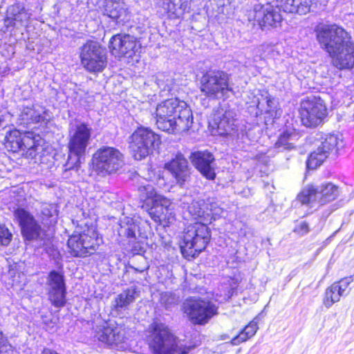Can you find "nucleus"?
I'll use <instances>...</instances> for the list:
<instances>
[{
    "instance_id": "nucleus-1",
    "label": "nucleus",
    "mask_w": 354,
    "mask_h": 354,
    "mask_svg": "<svg viewBox=\"0 0 354 354\" xmlns=\"http://www.w3.org/2000/svg\"><path fill=\"white\" fill-rule=\"evenodd\" d=\"M317 39L333 58L335 66L350 69L354 66V43L343 28L336 25H323L316 30Z\"/></svg>"
},
{
    "instance_id": "nucleus-2",
    "label": "nucleus",
    "mask_w": 354,
    "mask_h": 354,
    "mask_svg": "<svg viewBox=\"0 0 354 354\" xmlns=\"http://www.w3.org/2000/svg\"><path fill=\"white\" fill-rule=\"evenodd\" d=\"M156 115L158 128L169 133L188 131L193 123L191 109L185 101L178 98H170L158 104Z\"/></svg>"
},
{
    "instance_id": "nucleus-3",
    "label": "nucleus",
    "mask_w": 354,
    "mask_h": 354,
    "mask_svg": "<svg viewBox=\"0 0 354 354\" xmlns=\"http://www.w3.org/2000/svg\"><path fill=\"white\" fill-rule=\"evenodd\" d=\"M149 346L154 354H187L193 348L179 344L169 327L160 322L149 326Z\"/></svg>"
},
{
    "instance_id": "nucleus-4",
    "label": "nucleus",
    "mask_w": 354,
    "mask_h": 354,
    "mask_svg": "<svg viewBox=\"0 0 354 354\" xmlns=\"http://www.w3.org/2000/svg\"><path fill=\"white\" fill-rule=\"evenodd\" d=\"M42 139L32 132L21 133L17 129L9 131L4 138V145L13 153L22 151L27 158H35L42 149Z\"/></svg>"
},
{
    "instance_id": "nucleus-5",
    "label": "nucleus",
    "mask_w": 354,
    "mask_h": 354,
    "mask_svg": "<svg viewBox=\"0 0 354 354\" xmlns=\"http://www.w3.org/2000/svg\"><path fill=\"white\" fill-rule=\"evenodd\" d=\"M210 236V231L206 225L201 222L189 225L183 235L180 245L182 253L194 257L206 248Z\"/></svg>"
},
{
    "instance_id": "nucleus-6",
    "label": "nucleus",
    "mask_w": 354,
    "mask_h": 354,
    "mask_svg": "<svg viewBox=\"0 0 354 354\" xmlns=\"http://www.w3.org/2000/svg\"><path fill=\"white\" fill-rule=\"evenodd\" d=\"M201 91L207 97L221 99L232 91L230 85V76L223 71H208L201 78Z\"/></svg>"
},
{
    "instance_id": "nucleus-7",
    "label": "nucleus",
    "mask_w": 354,
    "mask_h": 354,
    "mask_svg": "<svg viewBox=\"0 0 354 354\" xmlns=\"http://www.w3.org/2000/svg\"><path fill=\"white\" fill-rule=\"evenodd\" d=\"M160 138L151 129L140 127L131 136L129 148L136 160L146 158L160 144Z\"/></svg>"
},
{
    "instance_id": "nucleus-8",
    "label": "nucleus",
    "mask_w": 354,
    "mask_h": 354,
    "mask_svg": "<svg viewBox=\"0 0 354 354\" xmlns=\"http://www.w3.org/2000/svg\"><path fill=\"white\" fill-rule=\"evenodd\" d=\"M93 167L99 175L106 176L118 171L124 164L122 153L111 147H102L93 156Z\"/></svg>"
},
{
    "instance_id": "nucleus-9",
    "label": "nucleus",
    "mask_w": 354,
    "mask_h": 354,
    "mask_svg": "<svg viewBox=\"0 0 354 354\" xmlns=\"http://www.w3.org/2000/svg\"><path fill=\"white\" fill-rule=\"evenodd\" d=\"M101 241L102 239L98 237L95 229L88 227L82 233L71 236L67 245L73 257H85L93 254Z\"/></svg>"
},
{
    "instance_id": "nucleus-10",
    "label": "nucleus",
    "mask_w": 354,
    "mask_h": 354,
    "mask_svg": "<svg viewBox=\"0 0 354 354\" xmlns=\"http://www.w3.org/2000/svg\"><path fill=\"white\" fill-rule=\"evenodd\" d=\"M184 313L194 324H205L217 314L218 307L212 301L190 297L183 304Z\"/></svg>"
},
{
    "instance_id": "nucleus-11",
    "label": "nucleus",
    "mask_w": 354,
    "mask_h": 354,
    "mask_svg": "<svg viewBox=\"0 0 354 354\" xmlns=\"http://www.w3.org/2000/svg\"><path fill=\"white\" fill-rule=\"evenodd\" d=\"M299 114L302 124L306 127H316L327 115V109L319 97L310 96L303 100Z\"/></svg>"
},
{
    "instance_id": "nucleus-12",
    "label": "nucleus",
    "mask_w": 354,
    "mask_h": 354,
    "mask_svg": "<svg viewBox=\"0 0 354 354\" xmlns=\"http://www.w3.org/2000/svg\"><path fill=\"white\" fill-rule=\"evenodd\" d=\"M80 59L83 67L91 73L102 72L106 66L105 50L94 41H87L82 46Z\"/></svg>"
},
{
    "instance_id": "nucleus-13",
    "label": "nucleus",
    "mask_w": 354,
    "mask_h": 354,
    "mask_svg": "<svg viewBox=\"0 0 354 354\" xmlns=\"http://www.w3.org/2000/svg\"><path fill=\"white\" fill-rule=\"evenodd\" d=\"M338 194V187L328 183L322 186L308 185L299 194L298 198L302 204L317 201L319 204L324 205L335 200Z\"/></svg>"
},
{
    "instance_id": "nucleus-14",
    "label": "nucleus",
    "mask_w": 354,
    "mask_h": 354,
    "mask_svg": "<svg viewBox=\"0 0 354 354\" xmlns=\"http://www.w3.org/2000/svg\"><path fill=\"white\" fill-rule=\"evenodd\" d=\"M342 140L335 134H327L322 138L320 145L313 151L307 161L308 169H315L319 167L330 153H337L339 147H342Z\"/></svg>"
},
{
    "instance_id": "nucleus-15",
    "label": "nucleus",
    "mask_w": 354,
    "mask_h": 354,
    "mask_svg": "<svg viewBox=\"0 0 354 354\" xmlns=\"http://www.w3.org/2000/svg\"><path fill=\"white\" fill-rule=\"evenodd\" d=\"M278 8L270 4L266 6L257 4L250 12L248 19L250 21H254V25L257 22L262 30L267 27H277L282 19Z\"/></svg>"
},
{
    "instance_id": "nucleus-16",
    "label": "nucleus",
    "mask_w": 354,
    "mask_h": 354,
    "mask_svg": "<svg viewBox=\"0 0 354 354\" xmlns=\"http://www.w3.org/2000/svg\"><path fill=\"white\" fill-rule=\"evenodd\" d=\"M92 128L87 124H77L70 132L68 151L72 154L84 156L91 137Z\"/></svg>"
},
{
    "instance_id": "nucleus-17",
    "label": "nucleus",
    "mask_w": 354,
    "mask_h": 354,
    "mask_svg": "<svg viewBox=\"0 0 354 354\" xmlns=\"http://www.w3.org/2000/svg\"><path fill=\"white\" fill-rule=\"evenodd\" d=\"M234 110L225 106L218 109L213 114L209 125L216 129L217 133L221 136H227L234 132L236 128Z\"/></svg>"
},
{
    "instance_id": "nucleus-18",
    "label": "nucleus",
    "mask_w": 354,
    "mask_h": 354,
    "mask_svg": "<svg viewBox=\"0 0 354 354\" xmlns=\"http://www.w3.org/2000/svg\"><path fill=\"white\" fill-rule=\"evenodd\" d=\"M136 38L127 34L113 36L109 42V48L115 57H131L138 49Z\"/></svg>"
},
{
    "instance_id": "nucleus-19",
    "label": "nucleus",
    "mask_w": 354,
    "mask_h": 354,
    "mask_svg": "<svg viewBox=\"0 0 354 354\" xmlns=\"http://www.w3.org/2000/svg\"><path fill=\"white\" fill-rule=\"evenodd\" d=\"M49 299L55 307H62L66 304V286L64 275L57 271H51L48 277Z\"/></svg>"
},
{
    "instance_id": "nucleus-20",
    "label": "nucleus",
    "mask_w": 354,
    "mask_h": 354,
    "mask_svg": "<svg viewBox=\"0 0 354 354\" xmlns=\"http://www.w3.org/2000/svg\"><path fill=\"white\" fill-rule=\"evenodd\" d=\"M15 216L21 228V232L26 239L32 241L40 238L41 228L34 216L23 208L15 210Z\"/></svg>"
},
{
    "instance_id": "nucleus-21",
    "label": "nucleus",
    "mask_w": 354,
    "mask_h": 354,
    "mask_svg": "<svg viewBox=\"0 0 354 354\" xmlns=\"http://www.w3.org/2000/svg\"><path fill=\"white\" fill-rule=\"evenodd\" d=\"M190 160L204 177L208 180L215 178V158L212 153L207 151H195L190 156Z\"/></svg>"
},
{
    "instance_id": "nucleus-22",
    "label": "nucleus",
    "mask_w": 354,
    "mask_h": 354,
    "mask_svg": "<svg viewBox=\"0 0 354 354\" xmlns=\"http://www.w3.org/2000/svg\"><path fill=\"white\" fill-rule=\"evenodd\" d=\"M127 328L124 325L109 324L97 330L95 336L100 342L115 348L114 335L117 336L118 343H125L127 339Z\"/></svg>"
},
{
    "instance_id": "nucleus-23",
    "label": "nucleus",
    "mask_w": 354,
    "mask_h": 354,
    "mask_svg": "<svg viewBox=\"0 0 354 354\" xmlns=\"http://www.w3.org/2000/svg\"><path fill=\"white\" fill-rule=\"evenodd\" d=\"M165 168L170 171L175 178L176 184L184 186L190 178V169L187 159L181 153L176 155L175 158L165 164Z\"/></svg>"
},
{
    "instance_id": "nucleus-24",
    "label": "nucleus",
    "mask_w": 354,
    "mask_h": 354,
    "mask_svg": "<svg viewBox=\"0 0 354 354\" xmlns=\"http://www.w3.org/2000/svg\"><path fill=\"white\" fill-rule=\"evenodd\" d=\"M104 13L117 24H123L130 18L127 5L120 0H106Z\"/></svg>"
},
{
    "instance_id": "nucleus-25",
    "label": "nucleus",
    "mask_w": 354,
    "mask_h": 354,
    "mask_svg": "<svg viewBox=\"0 0 354 354\" xmlns=\"http://www.w3.org/2000/svg\"><path fill=\"white\" fill-rule=\"evenodd\" d=\"M30 16L23 4L15 3L7 8L5 24L7 27L24 26Z\"/></svg>"
},
{
    "instance_id": "nucleus-26",
    "label": "nucleus",
    "mask_w": 354,
    "mask_h": 354,
    "mask_svg": "<svg viewBox=\"0 0 354 354\" xmlns=\"http://www.w3.org/2000/svg\"><path fill=\"white\" fill-rule=\"evenodd\" d=\"M138 192L140 200L145 201L147 205L160 204L165 207L171 206L170 200L158 194L154 187L150 184L140 186Z\"/></svg>"
},
{
    "instance_id": "nucleus-27",
    "label": "nucleus",
    "mask_w": 354,
    "mask_h": 354,
    "mask_svg": "<svg viewBox=\"0 0 354 354\" xmlns=\"http://www.w3.org/2000/svg\"><path fill=\"white\" fill-rule=\"evenodd\" d=\"M313 0H276L277 7L288 13L306 15L309 12Z\"/></svg>"
},
{
    "instance_id": "nucleus-28",
    "label": "nucleus",
    "mask_w": 354,
    "mask_h": 354,
    "mask_svg": "<svg viewBox=\"0 0 354 354\" xmlns=\"http://www.w3.org/2000/svg\"><path fill=\"white\" fill-rule=\"evenodd\" d=\"M138 297L136 288H129L118 295L113 301V310L120 312L126 310L130 304H133Z\"/></svg>"
},
{
    "instance_id": "nucleus-29",
    "label": "nucleus",
    "mask_w": 354,
    "mask_h": 354,
    "mask_svg": "<svg viewBox=\"0 0 354 354\" xmlns=\"http://www.w3.org/2000/svg\"><path fill=\"white\" fill-rule=\"evenodd\" d=\"M57 214V207L52 203H42L37 212V216L44 225H50L55 223Z\"/></svg>"
},
{
    "instance_id": "nucleus-30",
    "label": "nucleus",
    "mask_w": 354,
    "mask_h": 354,
    "mask_svg": "<svg viewBox=\"0 0 354 354\" xmlns=\"http://www.w3.org/2000/svg\"><path fill=\"white\" fill-rule=\"evenodd\" d=\"M342 296V289L339 287V283H333L325 290L323 298V304L326 308H329L335 303L338 302Z\"/></svg>"
},
{
    "instance_id": "nucleus-31",
    "label": "nucleus",
    "mask_w": 354,
    "mask_h": 354,
    "mask_svg": "<svg viewBox=\"0 0 354 354\" xmlns=\"http://www.w3.org/2000/svg\"><path fill=\"white\" fill-rule=\"evenodd\" d=\"M297 134L288 131H284L280 135L274 147L279 151H291L295 148L294 141L296 140Z\"/></svg>"
},
{
    "instance_id": "nucleus-32",
    "label": "nucleus",
    "mask_w": 354,
    "mask_h": 354,
    "mask_svg": "<svg viewBox=\"0 0 354 354\" xmlns=\"http://www.w3.org/2000/svg\"><path fill=\"white\" fill-rule=\"evenodd\" d=\"M138 231L139 226L133 219L129 217H125L123 221H121L118 234L120 236L136 239V234Z\"/></svg>"
},
{
    "instance_id": "nucleus-33",
    "label": "nucleus",
    "mask_w": 354,
    "mask_h": 354,
    "mask_svg": "<svg viewBox=\"0 0 354 354\" xmlns=\"http://www.w3.org/2000/svg\"><path fill=\"white\" fill-rule=\"evenodd\" d=\"M149 214L151 218L157 223L169 220L171 214L170 206L165 207L160 204H152Z\"/></svg>"
},
{
    "instance_id": "nucleus-34",
    "label": "nucleus",
    "mask_w": 354,
    "mask_h": 354,
    "mask_svg": "<svg viewBox=\"0 0 354 354\" xmlns=\"http://www.w3.org/2000/svg\"><path fill=\"white\" fill-rule=\"evenodd\" d=\"M158 12L161 15H168L170 17H176V6L172 0H153Z\"/></svg>"
},
{
    "instance_id": "nucleus-35",
    "label": "nucleus",
    "mask_w": 354,
    "mask_h": 354,
    "mask_svg": "<svg viewBox=\"0 0 354 354\" xmlns=\"http://www.w3.org/2000/svg\"><path fill=\"white\" fill-rule=\"evenodd\" d=\"M44 113V111L37 110L34 106H27L22 110L21 116L22 120L27 122H32L37 123L44 120L43 115Z\"/></svg>"
},
{
    "instance_id": "nucleus-36",
    "label": "nucleus",
    "mask_w": 354,
    "mask_h": 354,
    "mask_svg": "<svg viewBox=\"0 0 354 354\" xmlns=\"http://www.w3.org/2000/svg\"><path fill=\"white\" fill-rule=\"evenodd\" d=\"M206 199L198 198L194 200L188 206L187 209L195 218L206 217Z\"/></svg>"
},
{
    "instance_id": "nucleus-37",
    "label": "nucleus",
    "mask_w": 354,
    "mask_h": 354,
    "mask_svg": "<svg viewBox=\"0 0 354 354\" xmlns=\"http://www.w3.org/2000/svg\"><path fill=\"white\" fill-rule=\"evenodd\" d=\"M206 216H212L214 219L221 216L223 209L219 206L218 203L214 198L206 199Z\"/></svg>"
},
{
    "instance_id": "nucleus-38",
    "label": "nucleus",
    "mask_w": 354,
    "mask_h": 354,
    "mask_svg": "<svg viewBox=\"0 0 354 354\" xmlns=\"http://www.w3.org/2000/svg\"><path fill=\"white\" fill-rule=\"evenodd\" d=\"M82 156H77L69 152L66 162L64 165V171L75 170L77 171L80 167L81 158Z\"/></svg>"
},
{
    "instance_id": "nucleus-39",
    "label": "nucleus",
    "mask_w": 354,
    "mask_h": 354,
    "mask_svg": "<svg viewBox=\"0 0 354 354\" xmlns=\"http://www.w3.org/2000/svg\"><path fill=\"white\" fill-rule=\"evenodd\" d=\"M12 239V232L5 224L0 223V245L8 246Z\"/></svg>"
},
{
    "instance_id": "nucleus-40",
    "label": "nucleus",
    "mask_w": 354,
    "mask_h": 354,
    "mask_svg": "<svg viewBox=\"0 0 354 354\" xmlns=\"http://www.w3.org/2000/svg\"><path fill=\"white\" fill-rule=\"evenodd\" d=\"M310 231L308 224L304 221H301L298 222L293 230V232L299 234V236H304L308 233Z\"/></svg>"
},
{
    "instance_id": "nucleus-41",
    "label": "nucleus",
    "mask_w": 354,
    "mask_h": 354,
    "mask_svg": "<svg viewBox=\"0 0 354 354\" xmlns=\"http://www.w3.org/2000/svg\"><path fill=\"white\" fill-rule=\"evenodd\" d=\"M250 338V337L248 335L245 330L243 329L238 335L235 336L231 339L230 342L232 345H239V344L245 342Z\"/></svg>"
},
{
    "instance_id": "nucleus-42",
    "label": "nucleus",
    "mask_w": 354,
    "mask_h": 354,
    "mask_svg": "<svg viewBox=\"0 0 354 354\" xmlns=\"http://www.w3.org/2000/svg\"><path fill=\"white\" fill-rule=\"evenodd\" d=\"M258 328H259V327H258L257 322H255L254 320H252V322H250L249 323L248 325H247L243 328V330H245V331L246 334H248V335H249L250 337H252L256 334Z\"/></svg>"
},
{
    "instance_id": "nucleus-43",
    "label": "nucleus",
    "mask_w": 354,
    "mask_h": 354,
    "mask_svg": "<svg viewBox=\"0 0 354 354\" xmlns=\"http://www.w3.org/2000/svg\"><path fill=\"white\" fill-rule=\"evenodd\" d=\"M161 302L164 304L166 307L174 304L176 299L171 292H165L161 295Z\"/></svg>"
},
{
    "instance_id": "nucleus-44",
    "label": "nucleus",
    "mask_w": 354,
    "mask_h": 354,
    "mask_svg": "<svg viewBox=\"0 0 354 354\" xmlns=\"http://www.w3.org/2000/svg\"><path fill=\"white\" fill-rule=\"evenodd\" d=\"M157 84L163 91H171L172 89V80L169 78L166 80V84H165L162 80L158 78Z\"/></svg>"
},
{
    "instance_id": "nucleus-45",
    "label": "nucleus",
    "mask_w": 354,
    "mask_h": 354,
    "mask_svg": "<svg viewBox=\"0 0 354 354\" xmlns=\"http://www.w3.org/2000/svg\"><path fill=\"white\" fill-rule=\"evenodd\" d=\"M353 281L352 277H345L344 279H340L339 281H336L335 283H339V287L342 289V295H344V292L346 291L348 286L350 283Z\"/></svg>"
},
{
    "instance_id": "nucleus-46",
    "label": "nucleus",
    "mask_w": 354,
    "mask_h": 354,
    "mask_svg": "<svg viewBox=\"0 0 354 354\" xmlns=\"http://www.w3.org/2000/svg\"><path fill=\"white\" fill-rule=\"evenodd\" d=\"M8 347L10 348L11 345L8 344L7 339L3 336V333L0 332V353L6 351Z\"/></svg>"
},
{
    "instance_id": "nucleus-47",
    "label": "nucleus",
    "mask_w": 354,
    "mask_h": 354,
    "mask_svg": "<svg viewBox=\"0 0 354 354\" xmlns=\"http://www.w3.org/2000/svg\"><path fill=\"white\" fill-rule=\"evenodd\" d=\"M266 102H267L268 107L269 108L268 111H270L273 108L274 98H272L270 97H267Z\"/></svg>"
},
{
    "instance_id": "nucleus-48",
    "label": "nucleus",
    "mask_w": 354,
    "mask_h": 354,
    "mask_svg": "<svg viewBox=\"0 0 354 354\" xmlns=\"http://www.w3.org/2000/svg\"><path fill=\"white\" fill-rule=\"evenodd\" d=\"M114 339H115V340H114L115 342V348H117V349L124 348L125 343H118V339H117L118 338H117L116 335H114Z\"/></svg>"
},
{
    "instance_id": "nucleus-49",
    "label": "nucleus",
    "mask_w": 354,
    "mask_h": 354,
    "mask_svg": "<svg viewBox=\"0 0 354 354\" xmlns=\"http://www.w3.org/2000/svg\"><path fill=\"white\" fill-rule=\"evenodd\" d=\"M227 338H228V337L227 335H223L222 336V339H226Z\"/></svg>"
},
{
    "instance_id": "nucleus-50",
    "label": "nucleus",
    "mask_w": 354,
    "mask_h": 354,
    "mask_svg": "<svg viewBox=\"0 0 354 354\" xmlns=\"http://www.w3.org/2000/svg\"><path fill=\"white\" fill-rule=\"evenodd\" d=\"M135 270H136V271L139 272H143V270H144L143 269H142V270H138V269H137V268H136Z\"/></svg>"
}]
</instances>
